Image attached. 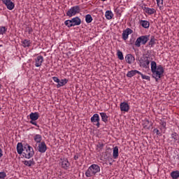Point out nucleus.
I'll use <instances>...</instances> for the list:
<instances>
[{"mask_svg": "<svg viewBox=\"0 0 179 179\" xmlns=\"http://www.w3.org/2000/svg\"><path fill=\"white\" fill-rule=\"evenodd\" d=\"M28 146H30L29 144H26L25 145L23 146V152H25V150H29V147Z\"/></svg>", "mask_w": 179, "mask_h": 179, "instance_id": "nucleus-42", "label": "nucleus"}, {"mask_svg": "<svg viewBox=\"0 0 179 179\" xmlns=\"http://www.w3.org/2000/svg\"><path fill=\"white\" fill-rule=\"evenodd\" d=\"M66 83H68V79H66V78L62 79L61 80H59V83L57 85V87L59 88V87H62V86H65V85H66Z\"/></svg>", "mask_w": 179, "mask_h": 179, "instance_id": "nucleus-19", "label": "nucleus"}, {"mask_svg": "<svg viewBox=\"0 0 179 179\" xmlns=\"http://www.w3.org/2000/svg\"><path fill=\"white\" fill-rule=\"evenodd\" d=\"M79 154H76V155H74L73 159L74 160H78V159H79Z\"/></svg>", "mask_w": 179, "mask_h": 179, "instance_id": "nucleus-45", "label": "nucleus"}, {"mask_svg": "<svg viewBox=\"0 0 179 179\" xmlns=\"http://www.w3.org/2000/svg\"><path fill=\"white\" fill-rule=\"evenodd\" d=\"M98 148H99V149H103V148H104V144L99 143Z\"/></svg>", "mask_w": 179, "mask_h": 179, "instance_id": "nucleus-44", "label": "nucleus"}, {"mask_svg": "<svg viewBox=\"0 0 179 179\" xmlns=\"http://www.w3.org/2000/svg\"><path fill=\"white\" fill-rule=\"evenodd\" d=\"M1 87H2V85L0 84V90H1Z\"/></svg>", "mask_w": 179, "mask_h": 179, "instance_id": "nucleus-49", "label": "nucleus"}, {"mask_svg": "<svg viewBox=\"0 0 179 179\" xmlns=\"http://www.w3.org/2000/svg\"><path fill=\"white\" fill-rule=\"evenodd\" d=\"M44 61V57L43 56L39 55L35 59V66L36 68H38L43 65V62Z\"/></svg>", "mask_w": 179, "mask_h": 179, "instance_id": "nucleus-10", "label": "nucleus"}, {"mask_svg": "<svg viewBox=\"0 0 179 179\" xmlns=\"http://www.w3.org/2000/svg\"><path fill=\"white\" fill-rule=\"evenodd\" d=\"M162 125H163L164 127H166V123H163Z\"/></svg>", "mask_w": 179, "mask_h": 179, "instance_id": "nucleus-47", "label": "nucleus"}, {"mask_svg": "<svg viewBox=\"0 0 179 179\" xmlns=\"http://www.w3.org/2000/svg\"><path fill=\"white\" fill-rule=\"evenodd\" d=\"M99 114H100V115L101 117V120L103 122H105V123L108 122V116L107 115V113H100Z\"/></svg>", "mask_w": 179, "mask_h": 179, "instance_id": "nucleus-23", "label": "nucleus"}, {"mask_svg": "<svg viewBox=\"0 0 179 179\" xmlns=\"http://www.w3.org/2000/svg\"><path fill=\"white\" fill-rule=\"evenodd\" d=\"M171 177H172L173 179H178L179 178V171H172L171 173Z\"/></svg>", "mask_w": 179, "mask_h": 179, "instance_id": "nucleus-29", "label": "nucleus"}, {"mask_svg": "<svg viewBox=\"0 0 179 179\" xmlns=\"http://www.w3.org/2000/svg\"><path fill=\"white\" fill-rule=\"evenodd\" d=\"M22 46L26 48V47H29L31 43L30 42V40L28 39H24V41H22Z\"/></svg>", "mask_w": 179, "mask_h": 179, "instance_id": "nucleus-30", "label": "nucleus"}, {"mask_svg": "<svg viewBox=\"0 0 179 179\" xmlns=\"http://www.w3.org/2000/svg\"><path fill=\"white\" fill-rule=\"evenodd\" d=\"M153 132L154 134H157V135H162V133H160V131H159L157 129H154Z\"/></svg>", "mask_w": 179, "mask_h": 179, "instance_id": "nucleus-40", "label": "nucleus"}, {"mask_svg": "<svg viewBox=\"0 0 179 179\" xmlns=\"http://www.w3.org/2000/svg\"><path fill=\"white\" fill-rule=\"evenodd\" d=\"M42 139H43V137H41V135L40 134H36L34 137V141H35L36 143H41Z\"/></svg>", "mask_w": 179, "mask_h": 179, "instance_id": "nucleus-27", "label": "nucleus"}, {"mask_svg": "<svg viewBox=\"0 0 179 179\" xmlns=\"http://www.w3.org/2000/svg\"><path fill=\"white\" fill-rule=\"evenodd\" d=\"M91 122H93L94 125H96L97 128H100V116L99 114L95 113L91 117Z\"/></svg>", "mask_w": 179, "mask_h": 179, "instance_id": "nucleus-7", "label": "nucleus"}, {"mask_svg": "<svg viewBox=\"0 0 179 179\" xmlns=\"http://www.w3.org/2000/svg\"><path fill=\"white\" fill-rule=\"evenodd\" d=\"M139 62L140 66L148 69L149 68V65L150 64V57H149V55H143L140 58Z\"/></svg>", "mask_w": 179, "mask_h": 179, "instance_id": "nucleus-4", "label": "nucleus"}, {"mask_svg": "<svg viewBox=\"0 0 179 179\" xmlns=\"http://www.w3.org/2000/svg\"><path fill=\"white\" fill-rule=\"evenodd\" d=\"M138 75H141L142 79H145L146 80H150V77L149 76H145L143 73H138Z\"/></svg>", "mask_w": 179, "mask_h": 179, "instance_id": "nucleus-36", "label": "nucleus"}, {"mask_svg": "<svg viewBox=\"0 0 179 179\" xmlns=\"http://www.w3.org/2000/svg\"><path fill=\"white\" fill-rule=\"evenodd\" d=\"M52 80H54V82H56V83H59V82L58 77H52Z\"/></svg>", "mask_w": 179, "mask_h": 179, "instance_id": "nucleus-43", "label": "nucleus"}, {"mask_svg": "<svg viewBox=\"0 0 179 179\" xmlns=\"http://www.w3.org/2000/svg\"><path fill=\"white\" fill-rule=\"evenodd\" d=\"M105 16L108 20H111L113 19V17L114 16V14H113V12L111 10H107L105 13Z\"/></svg>", "mask_w": 179, "mask_h": 179, "instance_id": "nucleus-25", "label": "nucleus"}, {"mask_svg": "<svg viewBox=\"0 0 179 179\" xmlns=\"http://www.w3.org/2000/svg\"><path fill=\"white\" fill-rule=\"evenodd\" d=\"M151 72L152 73V78H154L156 82H158L159 79L162 78V75L164 73V69L162 65H158L155 61L151 62Z\"/></svg>", "mask_w": 179, "mask_h": 179, "instance_id": "nucleus-1", "label": "nucleus"}, {"mask_svg": "<svg viewBox=\"0 0 179 179\" xmlns=\"http://www.w3.org/2000/svg\"><path fill=\"white\" fill-rule=\"evenodd\" d=\"M78 13H80V6H74L71 7L66 13V15L69 17H72V16H75L78 15Z\"/></svg>", "mask_w": 179, "mask_h": 179, "instance_id": "nucleus-5", "label": "nucleus"}, {"mask_svg": "<svg viewBox=\"0 0 179 179\" xmlns=\"http://www.w3.org/2000/svg\"><path fill=\"white\" fill-rule=\"evenodd\" d=\"M0 152H1V153H2V149H1V148H0Z\"/></svg>", "mask_w": 179, "mask_h": 179, "instance_id": "nucleus-48", "label": "nucleus"}, {"mask_svg": "<svg viewBox=\"0 0 179 179\" xmlns=\"http://www.w3.org/2000/svg\"><path fill=\"white\" fill-rule=\"evenodd\" d=\"M156 44V38H155V36H150V40L148 42V45L149 47H153Z\"/></svg>", "mask_w": 179, "mask_h": 179, "instance_id": "nucleus-26", "label": "nucleus"}, {"mask_svg": "<svg viewBox=\"0 0 179 179\" xmlns=\"http://www.w3.org/2000/svg\"><path fill=\"white\" fill-rule=\"evenodd\" d=\"M2 156H3V154H2V152H0V157H2Z\"/></svg>", "mask_w": 179, "mask_h": 179, "instance_id": "nucleus-46", "label": "nucleus"}, {"mask_svg": "<svg viewBox=\"0 0 179 179\" xmlns=\"http://www.w3.org/2000/svg\"><path fill=\"white\" fill-rule=\"evenodd\" d=\"M150 35H145L138 37L135 41L134 45L136 47H141V44L145 45L150 40Z\"/></svg>", "mask_w": 179, "mask_h": 179, "instance_id": "nucleus-3", "label": "nucleus"}, {"mask_svg": "<svg viewBox=\"0 0 179 179\" xmlns=\"http://www.w3.org/2000/svg\"><path fill=\"white\" fill-rule=\"evenodd\" d=\"M6 173L5 172H0V178H5Z\"/></svg>", "mask_w": 179, "mask_h": 179, "instance_id": "nucleus-41", "label": "nucleus"}, {"mask_svg": "<svg viewBox=\"0 0 179 179\" xmlns=\"http://www.w3.org/2000/svg\"><path fill=\"white\" fill-rule=\"evenodd\" d=\"M27 31L29 33V34H31V33H33V28L28 27L27 28Z\"/></svg>", "mask_w": 179, "mask_h": 179, "instance_id": "nucleus-38", "label": "nucleus"}, {"mask_svg": "<svg viewBox=\"0 0 179 179\" xmlns=\"http://www.w3.org/2000/svg\"><path fill=\"white\" fill-rule=\"evenodd\" d=\"M29 117L31 121H37V120H38V118L40 117V115H38V113L36 112V113H31L29 115Z\"/></svg>", "mask_w": 179, "mask_h": 179, "instance_id": "nucleus-16", "label": "nucleus"}, {"mask_svg": "<svg viewBox=\"0 0 179 179\" xmlns=\"http://www.w3.org/2000/svg\"><path fill=\"white\" fill-rule=\"evenodd\" d=\"M113 159H118V146H115L113 148Z\"/></svg>", "mask_w": 179, "mask_h": 179, "instance_id": "nucleus-28", "label": "nucleus"}, {"mask_svg": "<svg viewBox=\"0 0 179 179\" xmlns=\"http://www.w3.org/2000/svg\"><path fill=\"white\" fill-rule=\"evenodd\" d=\"M125 61L127 64H132L135 61V57L132 55L128 54L125 56Z\"/></svg>", "mask_w": 179, "mask_h": 179, "instance_id": "nucleus-15", "label": "nucleus"}, {"mask_svg": "<svg viewBox=\"0 0 179 179\" xmlns=\"http://www.w3.org/2000/svg\"><path fill=\"white\" fill-rule=\"evenodd\" d=\"M65 26L69 28L73 27V24H72V20H67L64 22Z\"/></svg>", "mask_w": 179, "mask_h": 179, "instance_id": "nucleus-31", "label": "nucleus"}, {"mask_svg": "<svg viewBox=\"0 0 179 179\" xmlns=\"http://www.w3.org/2000/svg\"><path fill=\"white\" fill-rule=\"evenodd\" d=\"M23 164L24 166H27V167H31V166H34V164H36L34 159H31L29 161H24Z\"/></svg>", "mask_w": 179, "mask_h": 179, "instance_id": "nucleus-22", "label": "nucleus"}, {"mask_svg": "<svg viewBox=\"0 0 179 179\" xmlns=\"http://www.w3.org/2000/svg\"><path fill=\"white\" fill-rule=\"evenodd\" d=\"M117 57L120 59V61H122V59H124V55L122 54V52H121V50H117Z\"/></svg>", "mask_w": 179, "mask_h": 179, "instance_id": "nucleus-34", "label": "nucleus"}, {"mask_svg": "<svg viewBox=\"0 0 179 179\" xmlns=\"http://www.w3.org/2000/svg\"><path fill=\"white\" fill-rule=\"evenodd\" d=\"M120 110L128 113L129 111V105L127 102H123L120 103Z\"/></svg>", "mask_w": 179, "mask_h": 179, "instance_id": "nucleus-12", "label": "nucleus"}, {"mask_svg": "<svg viewBox=\"0 0 179 179\" xmlns=\"http://www.w3.org/2000/svg\"><path fill=\"white\" fill-rule=\"evenodd\" d=\"M132 32H133V31L130 28L126 29L122 33L123 40H127L128 36H129V34H132Z\"/></svg>", "mask_w": 179, "mask_h": 179, "instance_id": "nucleus-11", "label": "nucleus"}, {"mask_svg": "<svg viewBox=\"0 0 179 179\" xmlns=\"http://www.w3.org/2000/svg\"><path fill=\"white\" fill-rule=\"evenodd\" d=\"M97 173H100V166L97 164H92L85 172V176L86 177H92L97 174Z\"/></svg>", "mask_w": 179, "mask_h": 179, "instance_id": "nucleus-2", "label": "nucleus"}, {"mask_svg": "<svg viewBox=\"0 0 179 179\" xmlns=\"http://www.w3.org/2000/svg\"><path fill=\"white\" fill-rule=\"evenodd\" d=\"M143 10H145V13H148V15H153V13L156 12L155 8H150L149 7H144Z\"/></svg>", "mask_w": 179, "mask_h": 179, "instance_id": "nucleus-20", "label": "nucleus"}, {"mask_svg": "<svg viewBox=\"0 0 179 179\" xmlns=\"http://www.w3.org/2000/svg\"><path fill=\"white\" fill-rule=\"evenodd\" d=\"M6 31H8V28H6V27H0V34H5V33H6Z\"/></svg>", "mask_w": 179, "mask_h": 179, "instance_id": "nucleus-35", "label": "nucleus"}, {"mask_svg": "<svg viewBox=\"0 0 179 179\" xmlns=\"http://www.w3.org/2000/svg\"><path fill=\"white\" fill-rule=\"evenodd\" d=\"M8 9V10H13L15 9V3L12 0H2L1 1Z\"/></svg>", "mask_w": 179, "mask_h": 179, "instance_id": "nucleus-8", "label": "nucleus"}, {"mask_svg": "<svg viewBox=\"0 0 179 179\" xmlns=\"http://www.w3.org/2000/svg\"><path fill=\"white\" fill-rule=\"evenodd\" d=\"M38 152H39V153H45V152H47V145L45 144V142L42 141L41 143H39L38 145Z\"/></svg>", "mask_w": 179, "mask_h": 179, "instance_id": "nucleus-9", "label": "nucleus"}, {"mask_svg": "<svg viewBox=\"0 0 179 179\" xmlns=\"http://www.w3.org/2000/svg\"><path fill=\"white\" fill-rule=\"evenodd\" d=\"M157 6L162 8L163 6V0H156Z\"/></svg>", "mask_w": 179, "mask_h": 179, "instance_id": "nucleus-37", "label": "nucleus"}, {"mask_svg": "<svg viewBox=\"0 0 179 179\" xmlns=\"http://www.w3.org/2000/svg\"><path fill=\"white\" fill-rule=\"evenodd\" d=\"M17 152L18 155H23V144L18 143L17 145Z\"/></svg>", "mask_w": 179, "mask_h": 179, "instance_id": "nucleus-21", "label": "nucleus"}, {"mask_svg": "<svg viewBox=\"0 0 179 179\" xmlns=\"http://www.w3.org/2000/svg\"><path fill=\"white\" fill-rule=\"evenodd\" d=\"M71 22L73 24V27L80 26V24H81L82 23V20H80L79 17H76L71 19Z\"/></svg>", "mask_w": 179, "mask_h": 179, "instance_id": "nucleus-14", "label": "nucleus"}, {"mask_svg": "<svg viewBox=\"0 0 179 179\" xmlns=\"http://www.w3.org/2000/svg\"><path fill=\"white\" fill-rule=\"evenodd\" d=\"M92 21H93V17H92V15L90 14L85 15L86 23H92Z\"/></svg>", "mask_w": 179, "mask_h": 179, "instance_id": "nucleus-32", "label": "nucleus"}, {"mask_svg": "<svg viewBox=\"0 0 179 179\" xmlns=\"http://www.w3.org/2000/svg\"><path fill=\"white\" fill-rule=\"evenodd\" d=\"M150 127H152V122H149V120H145L144 122V128H147V129H150Z\"/></svg>", "mask_w": 179, "mask_h": 179, "instance_id": "nucleus-33", "label": "nucleus"}, {"mask_svg": "<svg viewBox=\"0 0 179 179\" xmlns=\"http://www.w3.org/2000/svg\"><path fill=\"white\" fill-rule=\"evenodd\" d=\"M136 73H138L139 75V73H141V71L138 70H131L130 71H128L127 76V78H132V76H135Z\"/></svg>", "mask_w": 179, "mask_h": 179, "instance_id": "nucleus-18", "label": "nucleus"}, {"mask_svg": "<svg viewBox=\"0 0 179 179\" xmlns=\"http://www.w3.org/2000/svg\"><path fill=\"white\" fill-rule=\"evenodd\" d=\"M23 157L25 159H31L34 156V150L31 146H28V150H26L25 152H22Z\"/></svg>", "mask_w": 179, "mask_h": 179, "instance_id": "nucleus-6", "label": "nucleus"}, {"mask_svg": "<svg viewBox=\"0 0 179 179\" xmlns=\"http://www.w3.org/2000/svg\"><path fill=\"white\" fill-rule=\"evenodd\" d=\"M69 166H71V164L69 163V161H68V159L63 158L62 162V169H64V170H68V169H69Z\"/></svg>", "mask_w": 179, "mask_h": 179, "instance_id": "nucleus-13", "label": "nucleus"}, {"mask_svg": "<svg viewBox=\"0 0 179 179\" xmlns=\"http://www.w3.org/2000/svg\"><path fill=\"white\" fill-rule=\"evenodd\" d=\"M30 124H32V125H35V127H37L38 128L40 127L38 124H37V122L36 120H31Z\"/></svg>", "mask_w": 179, "mask_h": 179, "instance_id": "nucleus-39", "label": "nucleus"}, {"mask_svg": "<svg viewBox=\"0 0 179 179\" xmlns=\"http://www.w3.org/2000/svg\"><path fill=\"white\" fill-rule=\"evenodd\" d=\"M140 24L144 29H149V27L150 26V23L148 21H147V20H142L140 21Z\"/></svg>", "mask_w": 179, "mask_h": 179, "instance_id": "nucleus-17", "label": "nucleus"}, {"mask_svg": "<svg viewBox=\"0 0 179 179\" xmlns=\"http://www.w3.org/2000/svg\"><path fill=\"white\" fill-rule=\"evenodd\" d=\"M101 1H103L104 2V1H106V0H101Z\"/></svg>", "mask_w": 179, "mask_h": 179, "instance_id": "nucleus-50", "label": "nucleus"}, {"mask_svg": "<svg viewBox=\"0 0 179 179\" xmlns=\"http://www.w3.org/2000/svg\"><path fill=\"white\" fill-rule=\"evenodd\" d=\"M171 139H173L175 143H179V136L177 133L174 132L171 134Z\"/></svg>", "mask_w": 179, "mask_h": 179, "instance_id": "nucleus-24", "label": "nucleus"}]
</instances>
